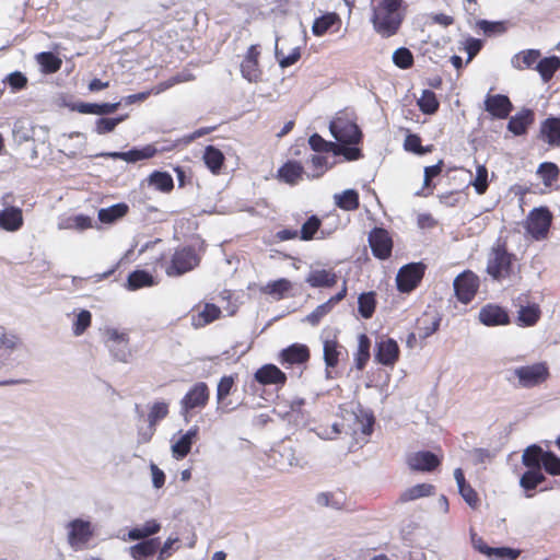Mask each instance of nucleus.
Returning a JSON list of instances; mask_svg holds the SVG:
<instances>
[{
	"label": "nucleus",
	"mask_w": 560,
	"mask_h": 560,
	"mask_svg": "<svg viewBox=\"0 0 560 560\" xmlns=\"http://www.w3.org/2000/svg\"><path fill=\"white\" fill-rule=\"evenodd\" d=\"M401 2L402 0H378L373 5L371 22L374 31L382 37L387 38L398 32L404 19Z\"/></svg>",
	"instance_id": "nucleus-1"
},
{
	"label": "nucleus",
	"mask_w": 560,
	"mask_h": 560,
	"mask_svg": "<svg viewBox=\"0 0 560 560\" xmlns=\"http://www.w3.org/2000/svg\"><path fill=\"white\" fill-rule=\"evenodd\" d=\"M515 256L509 253L504 245H497L488 254L487 273L493 280L501 281L509 278L513 271Z\"/></svg>",
	"instance_id": "nucleus-2"
},
{
	"label": "nucleus",
	"mask_w": 560,
	"mask_h": 560,
	"mask_svg": "<svg viewBox=\"0 0 560 560\" xmlns=\"http://www.w3.org/2000/svg\"><path fill=\"white\" fill-rule=\"evenodd\" d=\"M199 257L192 247H182L175 250L166 273L170 277L182 276L199 265Z\"/></svg>",
	"instance_id": "nucleus-3"
},
{
	"label": "nucleus",
	"mask_w": 560,
	"mask_h": 560,
	"mask_svg": "<svg viewBox=\"0 0 560 560\" xmlns=\"http://www.w3.org/2000/svg\"><path fill=\"white\" fill-rule=\"evenodd\" d=\"M329 131L338 142L345 144H357L362 138L358 125L343 116H338L330 121Z\"/></svg>",
	"instance_id": "nucleus-4"
},
{
	"label": "nucleus",
	"mask_w": 560,
	"mask_h": 560,
	"mask_svg": "<svg viewBox=\"0 0 560 560\" xmlns=\"http://www.w3.org/2000/svg\"><path fill=\"white\" fill-rule=\"evenodd\" d=\"M552 221L551 212L545 208L539 207L533 209L526 220V231L535 240H542L546 237Z\"/></svg>",
	"instance_id": "nucleus-5"
},
{
	"label": "nucleus",
	"mask_w": 560,
	"mask_h": 560,
	"mask_svg": "<svg viewBox=\"0 0 560 560\" xmlns=\"http://www.w3.org/2000/svg\"><path fill=\"white\" fill-rule=\"evenodd\" d=\"M93 537L89 521L75 518L68 524V544L74 551L83 550Z\"/></svg>",
	"instance_id": "nucleus-6"
},
{
	"label": "nucleus",
	"mask_w": 560,
	"mask_h": 560,
	"mask_svg": "<svg viewBox=\"0 0 560 560\" xmlns=\"http://www.w3.org/2000/svg\"><path fill=\"white\" fill-rule=\"evenodd\" d=\"M105 345L116 360L128 362L131 352L126 332H120L116 328H107L105 330Z\"/></svg>",
	"instance_id": "nucleus-7"
},
{
	"label": "nucleus",
	"mask_w": 560,
	"mask_h": 560,
	"mask_svg": "<svg viewBox=\"0 0 560 560\" xmlns=\"http://www.w3.org/2000/svg\"><path fill=\"white\" fill-rule=\"evenodd\" d=\"M518 384L522 387L529 388L541 384L549 375L548 368L544 363L518 366L514 370Z\"/></svg>",
	"instance_id": "nucleus-8"
},
{
	"label": "nucleus",
	"mask_w": 560,
	"mask_h": 560,
	"mask_svg": "<svg viewBox=\"0 0 560 560\" xmlns=\"http://www.w3.org/2000/svg\"><path fill=\"white\" fill-rule=\"evenodd\" d=\"M454 291L462 303H469L477 293L479 279L472 271H464L453 282Z\"/></svg>",
	"instance_id": "nucleus-9"
},
{
	"label": "nucleus",
	"mask_w": 560,
	"mask_h": 560,
	"mask_svg": "<svg viewBox=\"0 0 560 560\" xmlns=\"http://www.w3.org/2000/svg\"><path fill=\"white\" fill-rule=\"evenodd\" d=\"M424 273V266L421 262H412L401 267L396 276L397 288L400 292L413 290Z\"/></svg>",
	"instance_id": "nucleus-10"
},
{
	"label": "nucleus",
	"mask_w": 560,
	"mask_h": 560,
	"mask_svg": "<svg viewBox=\"0 0 560 560\" xmlns=\"http://www.w3.org/2000/svg\"><path fill=\"white\" fill-rule=\"evenodd\" d=\"M209 400V388L203 382L196 383L180 400L182 413L195 408H202Z\"/></svg>",
	"instance_id": "nucleus-11"
},
{
	"label": "nucleus",
	"mask_w": 560,
	"mask_h": 560,
	"mask_svg": "<svg viewBox=\"0 0 560 560\" xmlns=\"http://www.w3.org/2000/svg\"><path fill=\"white\" fill-rule=\"evenodd\" d=\"M305 405L304 398L294 397L290 400H284L277 405L275 411L283 419L290 422L300 424L305 421L303 406Z\"/></svg>",
	"instance_id": "nucleus-12"
},
{
	"label": "nucleus",
	"mask_w": 560,
	"mask_h": 560,
	"mask_svg": "<svg viewBox=\"0 0 560 560\" xmlns=\"http://www.w3.org/2000/svg\"><path fill=\"white\" fill-rule=\"evenodd\" d=\"M369 244L372 253L380 259H386L392 254L393 242L384 229L375 228L369 235Z\"/></svg>",
	"instance_id": "nucleus-13"
},
{
	"label": "nucleus",
	"mask_w": 560,
	"mask_h": 560,
	"mask_svg": "<svg viewBox=\"0 0 560 560\" xmlns=\"http://www.w3.org/2000/svg\"><path fill=\"white\" fill-rule=\"evenodd\" d=\"M439 457L429 451L412 453L407 458V464L412 470L431 471L440 465Z\"/></svg>",
	"instance_id": "nucleus-14"
},
{
	"label": "nucleus",
	"mask_w": 560,
	"mask_h": 560,
	"mask_svg": "<svg viewBox=\"0 0 560 560\" xmlns=\"http://www.w3.org/2000/svg\"><path fill=\"white\" fill-rule=\"evenodd\" d=\"M512 108L510 98L502 94L488 95L485 101V109L499 119L506 118Z\"/></svg>",
	"instance_id": "nucleus-15"
},
{
	"label": "nucleus",
	"mask_w": 560,
	"mask_h": 560,
	"mask_svg": "<svg viewBox=\"0 0 560 560\" xmlns=\"http://www.w3.org/2000/svg\"><path fill=\"white\" fill-rule=\"evenodd\" d=\"M258 55L257 47L252 45L241 63L242 75L249 82H257L261 77V71L258 67Z\"/></svg>",
	"instance_id": "nucleus-16"
},
{
	"label": "nucleus",
	"mask_w": 560,
	"mask_h": 560,
	"mask_svg": "<svg viewBox=\"0 0 560 560\" xmlns=\"http://www.w3.org/2000/svg\"><path fill=\"white\" fill-rule=\"evenodd\" d=\"M158 152V149L152 145L148 144L143 147L142 149H131L127 152H107V153H101L100 156H107L112 159H119L124 160L128 163H135L141 160L150 159L154 156Z\"/></svg>",
	"instance_id": "nucleus-17"
},
{
	"label": "nucleus",
	"mask_w": 560,
	"mask_h": 560,
	"mask_svg": "<svg viewBox=\"0 0 560 560\" xmlns=\"http://www.w3.org/2000/svg\"><path fill=\"white\" fill-rule=\"evenodd\" d=\"M479 320L486 326H498L509 324L510 318L501 306L488 304L480 310Z\"/></svg>",
	"instance_id": "nucleus-18"
},
{
	"label": "nucleus",
	"mask_w": 560,
	"mask_h": 560,
	"mask_svg": "<svg viewBox=\"0 0 560 560\" xmlns=\"http://www.w3.org/2000/svg\"><path fill=\"white\" fill-rule=\"evenodd\" d=\"M376 353L375 359L382 363L383 365H394L399 355V347L397 342L387 338L385 340H381L376 345Z\"/></svg>",
	"instance_id": "nucleus-19"
},
{
	"label": "nucleus",
	"mask_w": 560,
	"mask_h": 560,
	"mask_svg": "<svg viewBox=\"0 0 560 560\" xmlns=\"http://www.w3.org/2000/svg\"><path fill=\"white\" fill-rule=\"evenodd\" d=\"M255 380L262 385H283L287 375L275 364H265L256 371Z\"/></svg>",
	"instance_id": "nucleus-20"
},
{
	"label": "nucleus",
	"mask_w": 560,
	"mask_h": 560,
	"mask_svg": "<svg viewBox=\"0 0 560 560\" xmlns=\"http://www.w3.org/2000/svg\"><path fill=\"white\" fill-rule=\"evenodd\" d=\"M539 137L550 147H560V118L545 119L540 125Z\"/></svg>",
	"instance_id": "nucleus-21"
},
{
	"label": "nucleus",
	"mask_w": 560,
	"mask_h": 560,
	"mask_svg": "<svg viewBox=\"0 0 560 560\" xmlns=\"http://www.w3.org/2000/svg\"><path fill=\"white\" fill-rule=\"evenodd\" d=\"M198 427L190 428L186 433L179 436V439L172 444V455L176 459H183L188 455L191 450V445L195 442L198 434Z\"/></svg>",
	"instance_id": "nucleus-22"
},
{
	"label": "nucleus",
	"mask_w": 560,
	"mask_h": 560,
	"mask_svg": "<svg viewBox=\"0 0 560 560\" xmlns=\"http://www.w3.org/2000/svg\"><path fill=\"white\" fill-rule=\"evenodd\" d=\"M23 225L22 210L18 207H7L0 211V226L10 232L18 231Z\"/></svg>",
	"instance_id": "nucleus-23"
},
{
	"label": "nucleus",
	"mask_w": 560,
	"mask_h": 560,
	"mask_svg": "<svg viewBox=\"0 0 560 560\" xmlns=\"http://www.w3.org/2000/svg\"><path fill=\"white\" fill-rule=\"evenodd\" d=\"M310 351L305 345L294 343L281 351V362L301 364L308 360Z\"/></svg>",
	"instance_id": "nucleus-24"
},
{
	"label": "nucleus",
	"mask_w": 560,
	"mask_h": 560,
	"mask_svg": "<svg viewBox=\"0 0 560 560\" xmlns=\"http://www.w3.org/2000/svg\"><path fill=\"white\" fill-rule=\"evenodd\" d=\"M534 120V113L530 109H522L512 116L508 122V129L515 136H521L526 132L528 125Z\"/></svg>",
	"instance_id": "nucleus-25"
},
{
	"label": "nucleus",
	"mask_w": 560,
	"mask_h": 560,
	"mask_svg": "<svg viewBox=\"0 0 560 560\" xmlns=\"http://www.w3.org/2000/svg\"><path fill=\"white\" fill-rule=\"evenodd\" d=\"M159 544V538L147 539L129 547V553L135 560H147L148 557L155 553Z\"/></svg>",
	"instance_id": "nucleus-26"
},
{
	"label": "nucleus",
	"mask_w": 560,
	"mask_h": 560,
	"mask_svg": "<svg viewBox=\"0 0 560 560\" xmlns=\"http://www.w3.org/2000/svg\"><path fill=\"white\" fill-rule=\"evenodd\" d=\"M306 282L313 288H330L337 283V276L325 269L313 270Z\"/></svg>",
	"instance_id": "nucleus-27"
},
{
	"label": "nucleus",
	"mask_w": 560,
	"mask_h": 560,
	"mask_svg": "<svg viewBox=\"0 0 560 560\" xmlns=\"http://www.w3.org/2000/svg\"><path fill=\"white\" fill-rule=\"evenodd\" d=\"M129 207L125 202H119L107 208L98 210L97 218L102 223L110 224L128 213Z\"/></svg>",
	"instance_id": "nucleus-28"
},
{
	"label": "nucleus",
	"mask_w": 560,
	"mask_h": 560,
	"mask_svg": "<svg viewBox=\"0 0 560 560\" xmlns=\"http://www.w3.org/2000/svg\"><path fill=\"white\" fill-rule=\"evenodd\" d=\"M546 453L540 446L533 444L524 451L522 462L528 468L541 469Z\"/></svg>",
	"instance_id": "nucleus-29"
},
{
	"label": "nucleus",
	"mask_w": 560,
	"mask_h": 560,
	"mask_svg": "<svg viewBox=\"0 0 560 560\" xmlns=\"http://www.w3.org/2000/svg\"><path fill=\"white\" fill-rule=\"evenodd\" d=\"M161 524L155 520L145 522L141 527H135L128 532V538L130 540H147L152 535L159 533Z\"/></svg>",
	"instance_id": "nucleus-30"
},
{
	"label": "nucleus",
	"mask_w": 560,
	"mask_h": 560,
	"mask_svg": "<svg viewBox=\"0 0 560 560\" xmlns=\"http://www.w3.org/2000/svg\"><path fill=\"white\" fill-rule=\"evenodd\" d=\"M559 68L560 57L558 56L545 57L535 67L544 82H548Z\"/></svg>",
	"instance_id": "nucleus-31"
},
{
	"label": "nucleus",
	"mask_w": 560,
	"mask_h": 560,
	"mask_svg": "<svg viewBox=\"0 0 560 560\" xmlns=\"http://www.w3.org/2000/svg\"><path fill=\"white\" fill-rule=\"evenodd\" d=\"M540 58V51L537 49H527L516 54L511 62L515 69L523 70L530 68Z\"/></svg>",
	"instance_id": "nucleus-32"
},
{
	"label": "nucleus",
	"mask_w": 560,
	"mask_h": 560,
	"mask_svg": "<svg viewBox=\"0 0 560 560\" xmlns=\"http://www.w3.org/2000/svg\"><path fill=\"white\" fill-rule=\"evenodd\" d=\"M334 199L336 206L346 211H352L359 207V194L354 189L335 194Z\"/></svg>",
	"instance_id": "nucleus-33"
},
{
	"label": "nucleus",
	"mask_w": 560,
	"mask_h": 560,
	"mask_svg": "<svg viewBox=\"0 0 560 560\" xmlns=\"http://www.w3.org/2000/svg\"><path fill=\"white\" fill-rule=\"evenodd\" d=\"M434 487L430 483H419L406 489L399 497V501L408 502L433 493Z\"/></svg>",
	"instance_id": "nucleus-34"
},
{
	"label": "nucleus",
	"mask_w": 560,
	"mask_h": 560,
	"mask_svg": "<svg viewBox=\"0 0 560 560\" xmlns=\"http://www.w3.org/2000/svg\"><path fill=\"white\" fill-rule=\"evenodd\" d=\"M203 161L212 173H218L223 164L224 155L219 149L208 145L203 152Z\"/></svg>",
	"instance_id": "nucleus-35"
},
{
	"label": "nucleus",
	"mask_w": 560,
	"mask_h": 560,
	"mask_svg": "<svg viewBox=\"0 0 560 560\" xmlns=\"http://www.w3.org/2000/svg\"><path fill=\"white\" fill-rule=\"evenodd\" d=\"M479 551L483 555H487L490 558L495 557L494 560H515L521 553L518 549H513L509 547L492 548L489 546L479 547Z\"/></svg>",
	"instance_id": "nucleus-36"
},
{
	"label": "nucleus",
	"mask_w": 560,
	"mask_h": 560,
	"mask_svg": "<svg viewBox=\"0 0 560 560\" xmlns=\"http://www.w3.org/2000/svg\"><path fill=\"white\" fill-rule=\"evenodd\" d=\"M278 173L283 182L295 184L302 176L303 167L296 162H288L279 168Z\"/></svg>",
	"instance_id": "nucleus-37"
},
{
	"label": "nucleus",
	"mask_w": 560,
	"mask_h": 560,
	"mask_svg": "<svg viewBox=\"0 0 560 560\" xmlns=\"http://www.w3.org/2000/svg\"><path fill=\"white\" fill-rule=\"evenodd\" d=\"M540 317V308L537 304L521 306L517 320L522 326H533Z\"/></svg>",
	"instance_id": "nucleus-38"
},
{
	"label": "nucleus",
	"mask_w": 560,
	"mask_h": 560,
	"mask_svg": "<svg viewBox=\"0 0 560 560\" xmlns=\"http://www.w3.org/2000/svg\"><path fill=\"white\" fill-rule=\"evenodd\" d=\"M371 341L364 334L358 337V352L355 355V366L358 370H363L368 360L370 359Z\"/></svg>",
	"instance_id": "nucleus-39"
},
{
	"label": "nucleus",
	"mask_w": 560,
	"mask_h": 560,
	"mask_svg": "<svg viewBox=\"0 0 560 560\" xmlns=\"http://www.w3.org/2000/svg\"><path fill=\"white\" fill-rule=\"evenodd\" d=\"M559 173V167L552 162H544L537 168V174L546 187H550L558 179Z\"/></svg>",
	"instance_id": "nucleus-40"
},
{
	"label": "nucleus",
	"mask_w": 560,
	"mask_h": 560,
	"mask_svg": "<svg viewBox=\"0 0 560 560\" xmlns=\"http://www.w3.org/2000/svg\"><path fill=\"white\" fill-rule=\"evenodd\" d=\"M128 289L137 290L154 283L153 277L145 270H136L128 276Z\"/></svg>",
	"instance_id": "nucleus-41"
},
{
	"label": "nucleus",
	"mask_w": 560,
	"mask_h": 560,
	"mask_svg": "<svg viewBox=\"0 0 560 560\" xmlns=\"http://www.w3.org/2000/svg\"><path fill=\"white\" fill-rule=\"evenodd\" d=\"M418 106L423 114L432 115L439 109V101L431 90H423L418 100Z\"/></svg>",
	"instance_id": "nucleus-42"
},
{
	"label": "nucleus",
	"mask_w": 560,
	"mask_h": 560,
	"mask_svg": "<svg viewBox=\"0 0 560 560\" xmlns=\"http://www.w3.org/2000/svg\"><path fill=\"white\" fill-rule=\"evenodd\" d=\"M279 38H276L275 56L281 68H288L294 65L301 57L300 47L292 48L289 55H284L283 50L278 47Z\"/></svg>",
	"instance_id": "nucleus-43"
},
{
	"label": "nucleus",
	"mask_w": 560,
	"mask_h": 560,
	"mask_svg": "<svg viewBox=\"0 0 560 560\" xmlns=\"http://www.w3.org/2000/svg\"><path fill=\"white\" fill-rule=\"evenodd\" d=\"M149 182L151 185L155 186L156 189L168 192L174 187V182L172 176L166 172L155 171L150 175Z\"/></svg>",
	"instance_id": "nucleus-44"
},
{
	"label": "nucleus",
	"mask_w": 560,
	"mask_h": 560,
	"mask_svg": "<svg viewBox=\"0 0 560 560\" xmlns=\"http://www.w3.org/2000/svg\"><path fill=\"white\" fill-rule=\"evenodd\" d=\"M545 480L541 469H533L525 471L521 477L520 485L526 491L534 490L540 482Z\"/></svg>",
	"instance_id": "nucleus-45"
},
{
	"label": "nucleus",
	"mask_w": 560,
	"mask_h": 560,
	"mask_svg": "<svg viewBox=\"0 0 560 560\" xmlns=\"http://www.w3.org/2000/svg\"><path fill=\"white\" fill-rule=\"evenodd\" d=\"M339 20L336 13H326L319 18H317L312 26V31L314 35L322 36L324 35L329 27H331Z\"/></svg>",
	"instance_id": "nucleus-46"
},
{
	"label": "nucleus",
	"mask_w": 560,
	"mask_h": 560,
	"mask_svg": "<svg viewBox=\"0 0 560 560\" xmlns=\"http://www.w3.org/2000/svg\"><path fill=\"white\" fill-rule=\"evenodd\" d=\"M359 313L363 318H371L375 311V294L368 292L360 294L358 299Z\"/></svg>",
	"instance_id": "nucleus-47"
},
{
	"label": "nucleus",
	"mask_w": 560,
	"mask_h": 560,
	"mask_svg": "<svg viewBox=\"0 0 560 560\" xmlns=\"http://www.w3.org/2000/svg\"><path fill=\"white\" fill-rule=\"evenodd\" d=\"M37 61L42 66L43 70L47 73H54L58 71L61 66V60L49 51L40 52L37 56Z\"/></svg>",
	"instance_id": "nucleus-48"
},
{
	"label": "nucleus",
	"mask_w": 560,
	"mask_h": 560,
	"mask_svg": "<svg viewBox=\"0 0 560 560\" xmlns=\"http://www.w3.org/2000/svg\"><path fill=\"white\" fill-rule=\"evenodd\" d=\"M22 346L21 338L13 334V332H7L3 328L0 334V349H3L8 351L9 353H12L16 350H19Z\"/></svg>",
	"instance_id": "nucleus-49"
},
{
	"label": "nucleus",
	"mask_w": 560,
	"mask_h": 560,
	"mask_svg": "<svg viewBox=\"0 0 560 560\" xmlns=\"http://www.w3.org/2000/svg\"><path fill=\"white\" fill-rule=\"evenodd\" d=\"M339 345L336 340H325L324 341V361L328 368H334L338 363L339 357Z\"/></svg>",
	"instance_id": "nucleus-50"
},
{
	"label": "nucleus",
	"mask_w": 560,
	"mask_h": 560,
	"mask_svg": "<svg viewBox=\"0 0 560 560\" xmlns=\"http://www.w3.org/2000/svg\"><path fill=\"white\" fill-rule=\"evenodd\" d=\"M393 62L400 69H408L413 65L412 52L405 47L397 48L393 52Z\"/></svg>",
	"instance_id": "nucleus-51"
},
{
	"label": "nucleus",
	"mask_w": 560,
	"mask_h": 560,
	"mask_svg": "<svg viewBox=\"0 0 560 560\" xmlns=\"http://www.w3.org/2000/svg\"><path fill=\"white\" fill-rule=\"evenodd\" d=\"M404 148L406 151L413 152L418 155H423L431 151V147H422L421 138L418 135L409 133L404 142Z\"/></svg>",
	"instance_id": "nucleus-52"
},
{
	"label": "nucleus",
	"mask_w": 560,
	"mask_h": 560,
	"mask_svg": "<svg viewBox=\"0 0 560 560\" xmlns=\"http://www.w3.org/2000/svg\"><path fill=\"white\" fill-rule=\"evenodd\" d=\"M234 385V378L232 376H223L217 387V399L219 404H222V409H226V405L223 404L226 396L231 393V389ZM233 408H230L229 410H232Z\"/></svg>",
	"instance_id": "nucleus-53"
},
{
	"label": "nucleus",
	"mask_w": 560,
	"mask_h": 560,
	"mask_svg": "<svg viewBox=\"0 0 560 560\" xmlns=\"http://www.w3.org/2000/svg\"><path fill=\"white\" fill-rule=\"evenodd\" d=\"M127 116H119L116 118H104L101 117L95 122V131L98 135L112 132L118 124L124 121Z\"/></svg>",
	"instance_id": "nucleus-54"
},
{
	"label": "nucleus",
	"mask_w": 560,
	"mask_h": 560,
	"mask_svg": "<svg viewBox=\"0 0 560 560\" xmlns=\"http://www.w3.org/2000/svg\"><path fill=\"white\" fill-rule=\"evenodd\" d=\"M291 289V283L287 279H279L273 282L268 283L264 292L270 295H275L278 299H281L285 292Z\"/></svg>",
	"instance_id": "nucleus-55"
},
{
	"label": "nucleus",
	"mask_w": 560,
	"mask_h": 560,
	"mask_svg": "<svg viewBox=\"0 0 560 560\" xmlns=\"http://www.w3.org/2000/svg\"><path fill=\"white\" fill-rule=\"evenodd\" d=\"M476 192L483 195L488 188V170L485 165H478L476 170V177L471 182Z\"/></svg>",
	"instance_id": "nucleus-56"
},
{
	"label": "nucleus",
	"mask_w": 560,
	"mask_h": 560,
	"mask_svg": "<svg viewBox=\"0 0 560 560\" xmlns=\"http://www.w3.org/2000/svg\"><path fill=\"white\" fill-rule=\"evenodd\" d=\"M308 143L311 148L316 152H336L337 144L330 141H326L318 133H314L310 137Z\"/></svg>",
	"instance_id": "nucleus-57"
},
{
	"label": "nucleus",
	"mask_w": 560,
	"mask_h": 560,
	"mask_svg": "<svg viewBox=\"0 0 560 560\" xmlns=\"http://www.w3.org/2000/svg\"><path fill=\"white\" fill-rule=\"evenodd\" d=\"M320 220L316 215H312L307 219V221L302 225L301 229V240L311 241L315 233L319 230Z\"/></svg>",
	"instance_id": "nucleus-58"
},
{
	"label": "nucleus",
	"mask_w": 560,
	"mask_h": 560,
	"mask_svg": "<svg viewBox=\"0 0 560 560\" xmlns=\"http://www.w3.org/2000/svg\"><path fill=\"white\" fill-rule=\"evenodd\" d=\"M168 413V405L164 401L155 402L149 412V423L155 425L160 420L164 419Z\"/></svg>",
	"instance_id": "nucleus-59"
},
{
	"label": "nucleus",
	"mask_w": 560,
	"mask_h": 560,
	"mask_svg": "<svg viewBox=\"0 0 560 560\" xmlns=\"http://www.w3.org/2000/svg\"><path fill=\"white\" fill-rule=\"evenodd\" d=\"M92 315L89 311L82 310L75 317L73 323L74 336H81L91 325Z\"/></svg>",
	"instance_id": "nucleus-60"
},
{
	"label": "nucleus",
	"mask_w": 560,
	"mask_h": 560,
	"mask_svg": "<svg viewBox=\"0 0 560 560\" xmlns=\"http://www.w3.org/2000/svg\"><path fill=\"white\" fill-rule=\"evenodd\" d=\"M545 470L552 475V476H559L560 475V457H558L552 452H547L545 454V459L542 463V466Z\"/></svg>",
	"instance_id": "nucleus-61"
},
{
	"label": "nucleus",
	"mask_w": 560,
	"mask_h": 560,
	"mask_svg": "<svg viewBox=\"0 0 560 560\" xmlns=\"http://www.w3.org/2000/svg\"><path fill=\"white\" fill-rule=\"evenodd\" d=\"M330 311V303L325 302L318 305L312 313H310L305 317L304 322L310 323L312 326H316L322 320V318L326 316Z\"/></svg>",
	"instance_id": "nucleus-62"
},
{
	"label": "nucleus",
	"mask_w": 560,
	"mask_h": 560,
	"mask_svg": "<svg viewBox=\"0 0 560 560\" xmlns=\"http://www.w3.org/2000/svg\"><path fill=\"white\" fill-rule=\"evenodd\" d=\"M424 322H425L424 319L419 320L418 330H419V337L421 339H425V338L430 337L432 334H434L439 329L441 318L439 316H434V317H432L430 324L421 326V324Z\"/></svg>",
	"instance_id": "nucleus-63"
},
{
	"label": "nucleus",
	"mask_w": 560,
	"mask_h": 560,
	"mask_svg": "<svg viewBox=\"0 0 560 560\" xmlns=\"http://www.w3.org/2000/svg\"><path fill=\"white\" fill-rule=\"evenodd\" d=\"M477 25L488 36L494 33H503L505 31V26L502 22H490L487 20H480L478 21Z\"/></svg>",
	"instance_id": "nucleus-64"
}]
</instances>
